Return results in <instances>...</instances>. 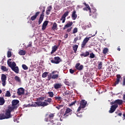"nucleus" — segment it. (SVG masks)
Segmentation results:
<instances>
[{
	"label": "nucleus",
	"instance_id": "nucleus-1",
	"mask_svg": "<svg viewBox=\"0 0 125 125\" xmlns=\"http://www.w3.org/2000/svg\"><path fill=\"white\" fill-rule=\"evenodd\" d=\"M52 99L48 98L47 100H45L44 102L37 101L34 102V103L31 104L32 107H45L51 104Z\"/></svg>",
	"mask_w": 125,
	"mask_h": 125
},
{
	"label": "nucleus",
	"instance_id": "nucleus-2",
	"mask_svg": "<svg viewBox=\"0 0 125 125\" xmlns=\"http://www.w3.org/2000/svg\"><path fill=\"white\" fill-rule=\"evenodd\" d=\"M13 111V109L10 108V107L6 111V113L0 114V120H4L5 119H10L12 117L11 115V112Z\"/></svg>",
	"mask_w": 125,
	"mask_h": 125
},
{
	"label": "nucleus",
	"instance_id": "nucleus-3",
	"mask_svg": "<svg viewBox=\"0 0 125 125\" xmlns=\"http://www.w3.org/2000/svg\"><path fill=\"white\" fill-rule=\"evenodd\" d=\"M10 61H11V59H10L7 61V64L8 66L10 67L12 71H14L15 73H16V74H18L19 73V68L18 66H16V63L14 62H12Z\"/></svg>",
	"mask_w": 125,
	"mask_h": 125
},
{
	"label": "nucleus",
	"instance_id": "nucleus-4",
	"mask_svg": "<svg viewBox=\"0 0 125 125\" xmlns=\"http://www.w3.org/2000/svg\"><path fill=\"white\" fill-rule=\"evenodd\" d=\"M87 104V102L84 100H82L80 102V104L78 107L77 112H80L82 109H84L85 108L86 104Z\"/></svg>",
	"mask_w": 125,
	"mask_h": 125
},
{
	"label": "nucleus",
	"instance_id": "nucleus-5",
	"mask_svg": "<svg viewBox=\"0 0 125 125\" xmlns=\"http://www.w3.org/2000/svg\"><path fill=\"white\" fill-rule=\"evenodd\" d=\"M19 103V100H14L12 101V106L9 108L12 110H16L18 108V104Z\"/></svg>",
	"mask_w": 125,
	"mask_h": 125
},
{
	"label": "nucleus",
	"instance_id": "nucleus-6",
	"mask_svg": "<svg viewBox=\"0 0 125 125\" xmlns=\"http://www.w3.org/2000/svg\"><path fill=\"white\" fill-rule=\"evenodd\" d=\"M50 59L51 62L53 64H59L62 61L59 57H55L54 59L52 58Z\"/></svg>",
	"mask_w": 125,
	"mask_h": 125
},
{
	"label": "nucleus",
	"instance_id": "nucleus-7",
	"mask_svg": "<svg viewBox=\"0 0 125 125\" xmlns=\"http://www.w3.org/2000/svg\"><path fill=\"white\" fill-rule=\"evenodd\" d=\"M46 118L44 119L45 122H49L50 120H52L54 118V114L48 113L45 115Z\"/></svg>",
	"mask_w": 125,
	"mask_h": 125
},
{
	"label": "nucleus",
	"instance_id": "nucleus-8",
	"mask_svg": "<svg viewBox=\"0 0 125 125\" xmlns=\"http://www.w3.org/2000/svg\"><path fill=\"white\" fill-rule=\"evenodd\" d=\"M51 74L52 80H58L59 72H57V71H54L52 72Z\"/></svg>",
	"mask_w": 125,
	"mask_h": 125
},
{
	"label": "nucleus",
	"instance_id": "nucleus-9",
	"mask_svg": "<svg viewBox=\"0 0 125 125\" xmlns=\"http://www.w3.org/2000/svg\"><path fill=\"white\" fill-rule=\"evenodd\" d=\"M6 79L7 77L5 74H1V80L2 82V85H3V86H5V84H6Z\"/></svg>",
	"mask_w": 125,
	"mask_h": 125
},
{
	"label": "nucleus",
	"instance_id": "nucleus-10",
	"mask_svg": "<svg viewBox=\"0 0 125 125\" xmlns=\"http://www.w3.org/2000/svg\"><path fill=\"white\" fill-rule=\"evenodd\" d=\"M91 37H86L83 40V42H82V43L81 44V47L82 48H84V46L86 45V43L89 41Z\"/></svg>",
	"mask_w": 125,
	"mask_h": 125
},
{
	"label": "nucleus",
	"instance_id": "nucleus-11",
	"mask_svg": "<svg viewBox=\"0 0 125 125\" xmlns=\"http://www.w3.org/2000/svg\"><path fill=\"white\" fill-rule=\"evenodd\" d=\"M122 80V76L120 74H118L116 75V81L114 83V86H116L117 84H119L120 82H121Z\"/></svg>",
	"mask_w": 125,
	"mask_h": 125
},
{
	"label": "nucleus",
	"instance_id": "nucleus-12",
	"mask_svg": "<svg viewBox=\"0 0 125 125\" xmlns=\"http://www.w3.org/2000/svg\"><path fill=\"white\" fill-rule=\"evenodd\" d=\"M68 14H69V11H67L62 16V18H61V21H62V23H65V20H66V17L68 16Z\"/></svg>",
	"mask_w": 125,
	"mask_h": 125
},
{
	"label": "nucleus",
	"instance_id": "nucleus-13",
	"mask_svg": "<svg viewBox=\"0 0 125 125\" xmlns=\"http://www.w3.org/2000/svg\"><path fill=\"white\" fill-rule=\"evenodd\" d=\"M25 93V89L21 87L18 89L17 94L19 96L23 95Z\"/></svg>",
	"mask_w": 125,
	"mask_h": 125
},
{
	"label": "nucleus",
	"instance_id": "nucleus-14",
	"mask_svg": "<svg viewBox=\"0 0 125 125\" xmlns=\"http://www.w3.org/2000/svg\"><path fill=\"white\" fill-rule=\"evenodd\" d=\"M118 104H115L114 105H112L111 106L110 109L109 111V112L110 113H114L116 111V109L118 108Z\"/></svg>",
	"mask_w": 125,
	"mask_h": 125
},
{
	"label": "nucleus",
	"instance_id": "nucleus-15",
	"mask_svg": "<svg viewBox=\"0 0 125 125\" xmlns=\"http://www.w3.org/2000/svg\"><path fill=\"white\" fill-rule=\"evenodd\" d=\"M114 104H117V105H122L123 104V100L118 99V100H116L115 101L112 102L111 103V105H113Z\"/></svg>",
	"mask_w": 125,
	"mask_h": 125
},
{
	"label": "nucleus",
	"instance_id": "nucleus-16",
	"mask_svg": "<svg viewBox=\"0 0 125 125\" xmlns=\"http://www.w3.org/2000/svg\"><path fill=\"white\" fill-rule=\"evenodd\" d=\"M75 68H76V70H78V71H82L83 69V65L80 63H77L76 64Z\"/></svg>",
	"mask_w": 125,
	"mask_h": 125
},
{
	"label": "nucleus",
	"instance_id": "nucleus-17",
	"mask_svg": "<svg viewBox=\"0 0 125 125\" xmlns=\"http://www.w3.org/2000/svg\"><path fill=\"white\" fill-rule=\"evenodd\" d=\"M40 13H41V12H37L34 16L31 17L30 20H31L32 21L36 20V19H37V18L38 17V16L40 15Z\"/></svg>",
	"mask_w": 125,
	"mask_h": 125
},
{
	"label": "nucleus",
	"instance_id": "nucleus-18",
	"mask_svg": "<svg viewBox=\"0 0 125 125\" xmlns=\"http://www.w3.org/2000/svg\"><path fill=\"white\" fill-rule=\"evenodd\" d=\"M54 87L55 89H58L62 87V84L61 83H56L54 84Z\"/></svg>",
	"mask_w": 125,
	"mask_h": 125
},
{
	"label": "nucleus",
	"instance_id": "nucleus-19",
	"mask_svg": "<svg viewBox=\"0 0 125 125\" xmlns=\"http://www.w3.org/2000/svg\"><path fill=\"white\" fill-rule=\"evenodd\" d=\"M76 13V10H74L71 15V18L73 20H76L77 19V17H78V15H77Z\"/></svg>",
	"mask_w": 125,
	"mask_h": 125
},
{
	"label": "nucleus",
	"instance_id": "nucleus-20",
	"mask_svg": "<svg viewBox=\"0 0 125 125\" xmlns=\"http://www.w3.org/2000/svg\"><path fill=\"white\" fill-rule=\"evenodd\" d=\"M52 9V6L50 5L49 6L47 7V10L46 11V15H49V14H50V11H51Z\"/></svg>",
	"mask_w": 125,
	"mask_h": 125
},
{
	"label": "nucleus",
	"instance_id": "nucleus-21",
	"mask_svg": "<svg viewBox=\"0 0 125 125\" xmlns=\"http://www.w3.org/2000/svg\"><path fill=\"white\" fill-rule=\"evenodd\" d=\"M58 49V46L54 45L52 47V51L51 52V54H53L55 51H56Z\"/></svg>",
	"mask_w": 125,
	"mask_h": 125
},
{
	"label": "nucleus",
	"instance_id": "nucleus-22",
	"mask_svg": "<svg viewBox=\"0 0 125 125\" xmlns=\"http://www.w3.org/2000/svg\"><path fill=\"white\" fill-rule=\"evenodd\" d=\"M73 25V22H68L63 28V30H65V29H67V28H69V27H71Z\"/></svg>",
	"mask_w": 125,
	"mask_h": 125
},
{
	"label": "nucleus",
	"instance_id": "nucleus-23",
	"mask_svg": "<svg viewBox=\"0 0 125 125\" xmlns=\"http://www.w3.org/2000/svg\"><path fill=\"white\" fill-rule=\"evenodd\" d=\"M47 24H48V21H45L42 25V30H45L46 26H47Z\"/></svg>",
	"mask_w": 125,
	"mask_h": 125
},
{
	"label": "nucleus",
	"instance_id": "nucleus-24",
	"mask_svg": "<svg viewBox=\"0 0 125 125\" xmlns=\"http://www.w3.org/2000/svg\"><path fill=\"white\" fill-rule=\"evenodd\" d=\"M89 55V52L86 51L85 53H82L80 55V56L83 57H87Z\"/></svg>",
	"mask_w": 125,
	"mask_h": 125
},
{
	"label": "nucleus",
	"instance_id": "nucleus-25",
	"mask_svg": "<svg viewBox=\"0 0 125 125\" xmlns=\"http://www.w3.org/2000/svg\"><path fill=\"white\" fill-rule=\"evenodd\" d=\"M78 47H79V45L77 44H75L72 46V48L74 51V53H77V50H78Z\"/></svg>",
	"mask_w": 125,
	"mask_h": 125
},
{
	"label": "nucleus",
	"instance_id": "nucleus-26",
	"mask_svg": "<svg viewBox=\"0 0 125 125\" xmlns=\"http://www.w3.org/2000/svg\"><path fill=\"white\" fill-rule=\"evenodd\" d=\"M5 103V101L4 100V98L3 97H0V106H2Z\"/></svg>",
	"mask_w": 125,
	"mask_h": 125
},
{
	"label": "nucleus",
	"instance_id": "nucleus-27",
	"mask_svg": "<svg viewBox=\"0 0 125 125\" xmlns=\"http://www.w3.org/2000/svg\"><path fill=\"white\" fill-rule=\"evenodd\" d=\"M44 17L42 16H40V17L39 20L38 24L39 25H41L42 24V21L43 20V18Z\"/></svg>",
	"mask_w": 125,
	"mask_h": 125
},
{
	"label": "nucleus",
	"instance_id": "nucleus-28",
	"mask_svg": "<svg viewBox=\"0 0 125 125\" xmlns=\"http://www.w3.org/2000/svg\"><path fill=\"white\" fill-rule=\"evenodd\" d=\"M90 16H92V18L95 19L97 17V13H90Z\"/></svg>",
	"mask_w": 125,
	"mask_h": 125
},
{
	"label": "nucleus",
	"instance_id": "nucleus-29",
	"mask_svg": "<svg viewBox=\"0 0 125 125\" xmlns=\"http://www.w3.org/2000/svg\"><path fill=\"white\" fill-rule=\"evenodd\" d=\"M83 4H84L86 8L89 10V12H91V9H90V7H89V5L85 2H83Z\"/></svg>",
	"mask_w": 125,
	"mask_h": 125
},
{
	"label": "nucleus",
	"instance_id": "nucleus-30",
	"mask_svg": "<svg viewBox=\"0 0 125 125\" xmlns=\"http://www.w3.org/2000/svg\"><path fill=\"white\" fill-rule=\"evenodd\" d=\"M48 125H56V121H54L53 120L49 121Z\"/></svg>",
	"mask_w": 125,
	"mask_h": 125
},
{
	"label": "nucleus",
	"instance_id": "nucleus-31",
	"mask_svg": "<svg viewBox=\"0 0 125 125\" xmlns=\"http://www.w3.org/2000/svg\"><path fill=\"white\" fill-rule=\"evenodd\" d=\"M19 54L20 55H25L26 54V51L21 50L19 52Z\"/></svg>",
	"mask_w": 125,
	"mask_h": 125
},
{
	"label": "nucleus",
	"instance_id": "nucleus-32",
	"mask_svg": "<svg viewBox=\"0 0 125 125\" xmlns=\"http://www.w3.org/2000/svg\"><path fill=\"white\" fill-rule=\"evenodd\" d=\"M98 69L99 70H101V69H102V62H99Z\"/></svg>",
	"mask_w": 125,
	"mask_h": 125
},
{
	"label": "nucleus",
	"instance_id": "nucleus-33",
	"mask_svg": "<svg viewBox=\"0 0 125 125\" xmlns=\"http://www.w3.org/2000/svg\"><path fill=\"white\" fill-rule=\"evenodd\" d=\"M1 70L4 72H7V71H8V69L6 68V67H5V66H1Z\"/></svg>",
	"mask_w": 125,
	"mask_h": 125
},
{
	"label": "nucleus",
	"instance_id": "nucleus-34",
	"mask_svg": "<svg viewBox=\"0 0 125 125\" xmlns=\"http://www.w3.org/2000/svg\"><path fill=\"white\" fill-rule=\"evenodd\" d=\"M71 112H72V109L70 108H67L65 111V115H66V114H69V113H71Z\"/></svg>",
	"mask_w": 125,
	"mask_h": 125
},
{
	"label": "nucleus",
	"instance_id": "nucleus-35",
	"mask_svg": "<svg viewBox=\"0 0 125 125\" xmlns=\"http://www.w3.org/2000/svg\"><path fill=\"white\" fill-rule=\"evenodd\" d=\"M15 80L16 82H18V83H21V80L20 79V77L16 76L15 77Z\"/></svg>",
	"mask_w": 125,
	"mask_h": 125
},
{
	"label": "nucleus",
	"instance_id": "nucleus-36",
	"mask_svg": "<svg viewBox=\"0 0 125 125\" xmlns=\"http://www.w3.org/2000/svg\"><path fill=\"white\" fill-rule=\"evenodd\" d=\"M5 97H10L11 95L10 94V92L9 91H7L5 95Z\"/></svg>",
	"mask_w": 125,
	"mask_h": 125
},
{
	"label": "nucleus",
	"instance_id": "nucleus-37",
	"mask_svg": "<svg viewBox=\"0 0 125 125\" xmlns=\"http://www.w3.org/2000/svg\"><path fill=\"white\" fill-rule=\"evenodd\" d=\"M52 29L53 30H56V29H57V23H56V22L53 23Z\"/></svg>",
	"mask_w": 125,
	"mask_h": 125
},
{
	"label": "nucleus",
	"instance_id": "nucleus-38",
	"mask_svg": "<svg viewBox=\"0 0 125 125\" xmlns=\"http://www.w3.org/2000/svg\"><path fill=\"white\" fill-rule=\"evenodd\" d=\"M47 75H48V72H45L42 74V78H46L47 77Z\"/></svg>",
	"mask_w": 125,
	"mask_h": 125
},
{
	"label": "nucleus",
	"instance_id": "nucleus-39",
	"mask_svg": "<svg viewBox=\"0 0 125 125\" xmlns=\"http://www.w3.org/2000/svg\"><path fill=\"white\" fill-rule=\"evenodd\" d=\"M45 99L44 97H41L37 99V101H43Z\"/></svg>",
	"mask_w": 125,
	"mask_h": 125
},
{
	"label": "nucleus",
	"instance_id": "nucleus-40",
	"mask_svg": "<svg viewBox=\"0 0 125 125\" xmlns=\"http://www.w3.org/2000/svg\"><path fill=\"white\" fill-rule=\"evenodd\" d=\"M45 11V7H43L42 10V14L40 16L44 17V12Z\"/></svg>",
	"mask_w": 125,
	"mask_h": 125
},
{
	"label": "nucleus",
	"instance_id": "nucleus-41",
	"mask_svg": "<svg viewBox=\"0 0 125 125\" xmlns=\"http://www.w3.org/2000/svg\"><path fill=\"white\" fill-rule=\"evenodd\" d=\"M55 100H58V101H61L62 100V98L61 97H54Z\"/></svg>",
	"mask_w": 125,
	"mask_h": 125
},
{
	"label": "nucleus",
	"instance_id": "nucleus-42",
	"mask_svg": "<svg viewBox=\"0 0 125 125\" xmlns=\"http://www.w3.org/2000/svg\"><path fill=\"white\" fill-rule=\"evenodd\" d=\"M48 94L49 97H53V96L54 95L53 92H48Z\"/></svg>",
	"mask_w": 125,
	"mask_h": 125
},
{
	"label": "nucleus",
	"instance_id": "nucleus-43",
	"mask_svg": "<svg viewBox=\"0 0 125 125\" xmlns=\"http://www.w3.org/2000/svg\"><path fill=\"white\" fill-rule=\"evenodd\" d=\"M52 79V74H50L48 75V77H47V81H50Z\"/></svg>",
	"mask_w": 125,
	"mask_h": 125
},
{
	"label": "nucleus",
	"instance_id": "nucleus-44",
	"mask_svg": "<svg viewBox=\"0 0 125 125\" xmlns=\"http://www.w3.org/2000/svg\"><path fill=\"white\" fill-rule=\"evenodd\" d=\"M103 52L104 54H106L108 52V48H104L103 51Z\"/></svg>",
	"mask_w": 125,
	"mask_h": 125
},
{
	"label": "nucleus",
	"instance_id": "nucleus-45",
	"mask_svg": "<svg viewBox=\"0 0 125 125\" xmlns=\"http://www.w3.org/2000/svg\"><path fill=\"white\" fill-rule=\"evenodd\" d=\"M64 83L66 85H68V86H70L71 85V83L68 81V80H65L64 82Z\"/></svg>",
	"mask_w": 125,
	"mask_h": 125
},
{
	"label": "nucleus",
	"instance_id": "nucleus-46",
	"mask_svg": "<svg viewBox=\"0 0 125 125\" xmlns=\"http://www.w3.org/2000/svg\"><path fill=\"white\" fill-rule=\"evenodd\" d=\"M76 33H78V28L75 27L73 30V34H76Z\"/></svg>",
	"mask_w": 125,
	"mask_h": 125
},
{
	"label": "nucleus",
	"instance_id": "nucleus-47",
	"mask_svg": "<svg viewBox=\"0 0 125 125\" xmlns=\"http://www.w3.org/2000/svg\"><path fill=\"white\" fill-rule=\"evenodd\" d=\"M22 67L23 70H28V66L26 64H22Z\"/></svg>",
	"mask_w": 125,
	"mask_h": 125
},
{
	"label": "nucleus",
	"instance_id": "nucleus-48",
	"mask_svg": "<svg viewBox=\"0 0 125 125\" xmlns=\"http://www.w3.org/2000/svg\"><path fill=\"white\" fill-rule=\"evenodd\" d=\"M79 40V37H76V38H74V41L73 42V43H76L77 41Z\"/></svg>",
	"mask_w": 125,
	"mask_h": 125
},
{
	"label": "nucleus",
	"instance_id": "nucleus-49",
	"mask_svg": "<svg viewBox=\"0 0 125 125\" xmlns=\"http://www.w3.org/2000/svg\"><path fill=\"white\" fill-rule=\"evenodd\" d=\"M11 55H12V54H11V51H8L7 52V57H8V58H9L10 57H11Z\"/></svg>",
	"mask_w": 125,
	"mask_h": 125
},
{
	"label": "nucleus",
	"instance_id": "nucleus-50",
	"mask_svg": "<svg viewBox=\"0 0 125 125\" xmlns=\"http://www.w3.org/2000/svg\"><path fill=\"white\" fill-rule=\"evenodd\" d=\"M96 11H97V10L95 9V8H92V11L90 12V13H96Z\"/></svg>",
	"mask_w": 125,
	"mask_h": 125
},
{
	"label": "nucleus",
	"instance_id": "nucleus-51",
	"mask_svg": "<svg viewBox=\"0 0 125 125\" xmlns=\"http://www.w3.org/2000/svg\"><path fill=\"white\" fill-rule=\"evenodd\" d=\"M55 9L56 10H60V6L58 5H56L55 7Z\"/></svg>",
	"mask_w": 125,
	"mask_h": 125
},
{
	"label": "nucleus",
	"instance_id": "nucleus-52",
	"mask_svg": "<svg viewBox=\"0 0 125 125\" xmlns=\"http://www.w3.org/2000/svg\"><path fill=\"white\" fill-rule=\"evenodd\" d=\"M89 55L90 58H94V57H95V55H94L93 53H90Z\"/></svg>",
	"mask_w": 125,
	"mask_h": 125
},
{
	"label": "nucleus",
	"instance_id": "nucleus-53",
	"mask_svg": "<svg viewBox=\"0 0 125 125\" xmlns=\"http://www.w3.org/2000/svg\"><path fill=\"white\" fill-rule=\"evenodd\" d=\"M62 107H63V105H59L56 106V108H57L58 110H60V109H61V108H62Z\"/></svg>",
	"mask_w": 125,
	"mask_h": 125
},
{
	"label": "nucleus",
	"instance_id": "nucleus-54",
	"mask_svg": "<svg viewBox=\"0 0 125 125\" xmlns=\"http://www.w3.org/2000/svg\"><path fill=\"white\" fill-rule=\"evenodd\" d=\"M77 103V101H74L72 102L71 104H70L69 106H73V105H75Z\"/></svg>",
	"mask_w": 125,
	"mask_h": 125
},
{
	"label": "nucleus",
	"instance_id": "nucleus-55",
	"mask_svg": "<svg viewBox=\"0 0 125 125\" xmlns=\"http://www.w3.org/2000/svg\"><path fill=\"white\" fill-rule=\"evenodd\" d=\"M86 28H87V25H83L82 26V28L83 30H86Z\"/></svg>",
	"mask_w": 125,
	"mask_h": 125
},
{
	"label": "nucleus",
	"instance_id": "nucleus-56",
	"mask_svg": "<svg viewBox=\"0 0 125 125\" xmlns=\"http://www.w3.org/2000/svg\"><path fill=\"white\" fill-rule=\"evenodd\" d=\"M69 72H70V74H74V73H75V70H73V69L71 68L69 69Z\"/></svg>",
	"mask_w": 125,
	"mask_h": 125
},
{
	"label": "nucleus",
	"instance_id": "nucleus-57",
	"mask_svg": "<svg viewBox=\"0 0 125 125\" xmlns=\"http://www.w3.org/2000/svg\"><path fill=\"white\" fill-rule=\"evenodd\" d=\"M115 114H117L118 116H119V117H122V115H123L122 113H118V112H115Z\"/></svg>",
	"mask_w": 125,
	"mask_h": 125
},
{
	"label": "nucleus",
	"instance_id": "nucleus-58",
	"mask_svg": "<svg viewBox=\"0 0 125 125\" xmlns=\"http://www.w3.org/2000/svg\"><path fill=\"white\" fill-rule=\"evenodd\" d=\"M72 30V27H70L69 28H68V29H67L66 32H67V33H70V32H71Z\"/></svg>",
	"mask_w": 125,
	"mask_h": 125
},
{
	"label": "nucleus",
	"instance_id": "nucleus-59",
	"mask_svg": "<svg viewBox=\"0 0 125 125\" xmlns=\"http://www.w3.org/2000/svg\"><path fill=\"white\" fill-rule=\"evenodd\" d=\"M65 94L66 95H69L70 94V92L68 91H66L65 92H64Z\"/></svg>",
	"mask_w": 125,
	"mask_h": 125
},
{
	"label": "nucleus",
	"instance_id": "nucleus-60",
	"mask_svg": "<svg viewBox=\"0 0 125 125\" xmlns=\"http://www.w3.org/2000/svg\"><path fill=\"white\" fill-rule=\"evenodd\" d=\"M32 46V43L31 42H29V44L27 45V47H30Z\"/></svg>",
	"mask_w": 125,
	"mask_h": 125
},
{
	"label": "nucleus",
	"instance_id": "nucleus-61",
	"mask_svg": "<svg viewBox=\"0 0 125 125\" xmlns=\"http://www.w3.org/2000/svg\"><path fill=\"white\" fill-rule=\"evenodd\" d=\"M64 38L65 39H67V38H68V34H65V35L64 36Z\"/></svg>",
	"mask_w": 125,
	"mask_h": 125
},
{
	"label": "nucleus",
	"instance_id": "nucleus-62",
	"mask_svg": "<svg viewBox=\"0 0 125 125\" xmlns=\"http://www.w3.org/2000/svg\"><path fill=\"white\" fill-rule=\"evenodd\" d=\"M83 10H84V11H87V8H86V7H85V8H83Z\"/></svg>",
	"mask_w": 125,
	"mask_h": 125
},
{
	"label": "nucleus",
	"instance_id": "nucleus-63",
	"mask_svg": "<svg viewBox=\"0 0 125 125\" xmlns=\"http://www.w3.org/2000/svg\"><path fill=\"white\" fill-rule=\"evenodd\" d=\"M123 100H125V94L123 96Z\"/></svg>",
	"mask_w": 125,
	"mask_h": 125
},
{
	"label": "nucleus",
	"instance_id": "nucleus-64",
	"mask_svg": "<svg viewBox=\"0 0 125 125\" xmlns=\"http://www.w3.org/2000/svg\"><path fill=\"white\" fill-rule=\"evenodd\" d=\"M60 125V123L59 122H57L56 123V125Z\"/></svg>",
	"mask_w": 125,
	"mask_h": 125
}]
</instances>
